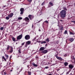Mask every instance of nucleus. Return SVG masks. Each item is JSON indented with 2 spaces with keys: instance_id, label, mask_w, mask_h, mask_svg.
<instances>
[{
  "instance_id": "obj_50",
  "label": "nucleus",
  "mask_w": 75,
  "mask_h": 75,
  "mask_svg": "<svg viewBox=\"0 0 75 75\" xmlns=\"http://www.w3.org/2000/svg\"><path fill=\"white\" fill-rule=\"evenodd\" d=\"M27 67H28V68H30V67H29V66L28 65L27 66Z\"/></svg>"
},
{
  "instance_id": "obj_34",
  "label": "nucleus",
  "mask_w": 75,
  "mask_h": 75,
  "mask_svg": "<svg viewBox=\"0 0 75 75\" xmlns=\"http://www.w3.org/2000/svg\"><path fill=\"white\" fill-rule=\"evenodd\" d=\"M44 4H45V1H44L43 2L42 4V6H43V5H44Z\"/></svg>"
},
{
  "instance_id": "obj_6",
  "label": "nucleus",
  "mask_w": 75,
  "mask_h": 75,
  "mask_svg": "<svg viewBox=\"0 0 75 75\" xmlns=\"http://www.w3.org/2000/svg\"><path fill=\"white\" fill-rule=\"evenodd\" d=\"M22 70H23V69L21 67L17 69V73L18 74H20V72L22 71Z\"/></svg>"
},
{
  "instance_id": "obj_23",
  "label": "nucleus",
  "mask_w": 75,
  "mask_h": 75,
  "mask_svg": "<svg viewBox=\"0 0 75 75\" xmlns=\"http://www.w3.org/2000/svg\"><path fill=\"white\" fill-rule=\"evenodd\" d=\"M67 30H65L64 33V34H68V33H67Z\"/></svg>"
},
{
  "instance_id": "obj_21",
  "label": "nucleus",
  "mask_w": 75,
  "mask_h": 75,
  "mask_svg": "<svg viewBox=\"0 0 75 75\" xmlns=\"http://www.w3.org/2000/svg\"><path fill=\"white\" fill-rule=\"evenodd\" d=\"M5 57H6V59H7L8 58V55L7 54H5Z\"/></svg>"
},
{
  "instance_id": "obj_59",
  "label": "nucleus",
  "mask_w": 75,
  "mask_h": 75,
  "mask_svg": "<svg viewBox=\"0 0 75 75\" xmlns=\"http://www.w3.org/2000/svg\"><path fill=\"white\" fill-rule=\"evenodd\" d=\"M2 72H4V70L2 71Z\"/></svg>"
},
{
  "instance_id": "obj_12",
  "label": "nucleus",
  "mask_w": 75,
  "mask_h": 75,
  "mask_svg": "<svg viewBox=\"0 0 75 75\" xmlns=\"http://www.w3.org/2000/svg\"><path fill=\"white\" fill-rule=\"evenodd\" d=\"M48 52V50H43L42 52V53L43 54H46V53H47Z\"/></svg>"
},
{
  "instance_id": "obj_28",
  "label": "nucleus",
  "mask_w": 75,
  "mask_h": 75,
  "mask_svg": "<svg viewBox=\"0 0 75 75\" xmlns=\"http://www.w3.org/2000/svg\"><path fill=\"white\" fill-rule=\"evenodd\" d=\"M18 52H19L20 54H21V49H19L18 50Z\"/></svg>"
},
{
  "instance_id": "obj_5",
  "label": "nucleus",
  "mask_w": 75,
  "mask_h": 75,
  "mask_svg": "<svg viewBox=\"0 0 75 75\" xmlns=\"http://www.w3.org/2000/svg\"><path fill=\"white\" fill-rule=\"evenodd\" d=\"M22 37H23V35L21 34L17 36V40H21V39L22 38Z\"/></svg>"
},
{
  "instance_id": "obj_18",
  "label": "nucleus",
  "mask_w": 75,
  "mask_h": 75,
  "mask_svg": "<svg viewBox=\"0 0 75 75\" xmlns=\"http://www.w3.org/2000/svg\"><path fill=\"white\" fill-rule=\"evenodd\" d=\"M64 65L65 67H66V66H67L68 65V63L67 62H65L64 63Z\"/></svg>"
},
{
  "instance_id": "obj_4",
  "label": "nucleus",
  "mask_w": 75,
  "mask_h": 75,
  "mask_svg": "<svg viewBox=\"0 0 75 75\" xmlns=\"http://www.w3.org/2000/svg\"><path fill=\"white\" fill-rule=\"evenodd\" d=\"M20 11L21 12L20 13V14L22 15L23 14V13H24V9L23 8H21L20 9Z\"/></svg>"
},
{
  "instance_id": "obj_20",
  "label": "nucleus",
  "mask_w": 75,
  "mask_h": 75,
  "mask_svg": "<svg viewBox=\"0 0 75 75\" xmlns=\"http://www.w3.org/2000/svg\"><path fill=\"white\" fill-rule=\"evenodd\" d=\"M49 4L51 5V6H53L54 5L53 4V3H52L51 2H50L49 3Z\"/></svg>"
},
{
  "instance_id": "obj_9",
  "label": "nucleus",
  "mask_w": 75,
  "mask_h": 75,
  "mask_svg": "<svg viewBox=\"0 0 75 75\" xmlns=\"http://www.w3.org/2000/svg\"><path fill=\"white\" fill-rule=\"evenodd\" d=\"M14 15V13H11L10 14H9V15H8V16L9 18H11L13 16V15Z\"/></svg>"
},
{
  "instance_id": "obj_39",
  "label": "nucleus",
  "mask_w": 75,
  "mask_h": 75,
  "mask_svg": "<svg viewBox=\"0 0 75 75\" xmlns=\"http://www.w3.org/2000/svg\"><path fill=\"white\" fill-rule=\"evenodd\" d=\"M36 39V38L35 37L33 40V41H35V40Z\"/></svg>"
},
{
  "instance_id": "obj_11",
  "label": "nucleus",
  "mask_w": 75,
  "mask_h": 75,
  "mask_svg": "<svg viewBox=\"0 0 75 75\" xmlns=\"http://www.w3.org/2000/svg\"><path fill=\"white\" fill-rule=\"evenodd\" d=\"M11 49L9 50L10 53H12L13 52V48L12 47H10Z\"/></svg>"
},
{
  "instance_id": "obj_46",
  "label": "nucleus",
  "mask_w": 75,
  "mask_h": 75,
  "mask_svg": "<svg viewBox=\"0 0 75 75\" xmlns=\"http://www.w3.org/2000/svg\"><path fill=\"white\" fill-rule=\"evenodd\" d=\"M40 22H41V21H39L38 22V23H40Z\"/></svg>"
},
{
  "instance_id": "obj_33",
  "label": "nucleus",
  "mask_w": 75,
  "mask_h": 75,
  "mask_svg": "<svg viewBox=\"0 0 75 75\" xmlns=\"http://www.w3.org/2000/svg\"><path fill=\"white\" fill-rule=\"evenodd\" d=\"M3 29H4V27H1L0 28L1 30H3Z\"/></svg>"
},
{
  "instance_id": "obj_3",
  "label": "nucleus",
  "mask_w": 75,
  "mask_h": 75,
  "mask_svg": "<svg viewBox=\"0 0 75 75\" xmlns=\"http://www.w3.org/2000/svg\"><path fill=\"white\" fill-rule=\"evenodd\" d=\"M25 38L26 40H28L30 38V36L29 35H26L25 37Z\"/></svg>"
},
{
  "instance_id": "obj_30",
  "label": "nucleus",
  "mask_w": 75,
  "mask_h": 75,
  "mask_svg": "<svg viewBox=\"0 0 75 75\" xmlns=\"http://www.w3.org/2000/svg\"><path fill=\"white\" fill-rule=\"evenodd\" d=\"M22 19H23V18H22V17H19L18 18V20H22Z\"/></svg>"
},
{
  "instance_id": "obj_2",
  "label": "nucleus",
  "mask_w": 75,
  "mask_h": 75,
  "mask_svg": "<svg viewBox=\"0 0 75 75\" xmlns=\"http://www.w3.org/2000/svg\"><path fill=\"white\" fill-rule=\"evenodd\" d=\"M55 57L57 59L61 61H62V60H64V59H62V58L61 57H58V56H57V54L55 55Z\"/></svg>"
},
{
  "instance_id": "obj_24",
  "label": "nucleus",
  "mask_w": 75,
  "mask_h": 75,
  "mask_svg": "<svg viewBox=\"0 0 75 75\" xmlns=\"http://www.w3.org/2000/svg\"><path fill=\"white\" fill-rule=\"evenodd\" d=\"M28 75H31V72L30 71H28Z\"/></svg>"
},
{
  "instance_id": "obj_60",
  "label": "nucleus",
  "mask_w": 75,
  "mask_h": 75,
  "mask_svg": "<svg viewBox=\"0 0 75 75\" xmlns=\"http://www.w3.org/2000/svg\"><path fill=\"white\" fill-rule=\"evenodd\" d=\"M49 7H50V6H48Z\"/></svg>"
},
{
  "instance_id": "obj_10",
  "label": "nucleus",
  "mask_w": 75,
  "mask_h": 75,
  "mask_svg": "<svg viewBox=\"0 0 75 75\" xmlns=\"http://www.w3.org/2000/svg\"><path fill=\"white\" fill-rule=\"evenodd\" d=\"M68 40L70 42H73V41H74V38H71L69 39Z\"/></svg>"
},
{
  "instance_id": "obj_58",
  "label": "nucleus",
  "mask_w": 75,
  "mask_h": 75,
  "mask_svg": "<svg viewBox=\"0 0 75 75\" xmlns=\"http://www.w3.org/2000/svg\"><path fill=\"white\" fill-rule=\"evenodd\" d=\"M70 75H72V73H70Z\"/></svg>"
},
{
  "instance_id": "obj_51",
  "label": "nucleus",
  "mask_w": 75,
  "mask_h": 75,
  "mask_svg": "<svg viewBox=\"0 0 75 75\" xmlns=\"http://www.w3.org/2000/svg\"><path fill=\"white\" fill-rule=\"evenodd\" d=\"M48 75H52V74H48Z\"/></svg>"
},
{
  "instance_id": "obj_22",
  "label": "nucleus",
  "mask_w": 75,
  "mask_h": 75,
  "mask_svg": "<svg viewBox=\"0 0 75 75\" xmlns=\"http://www.w3.org/2000/svg\"><path fill=\"white\" fill-rule=\"evenodd\" d=\"M12 40H13V41H16V38L14 37H13L12 38Z\"/></svg>"
},
{
  "instance_id": "obj_14",
  "label": "nucleus",
  "mask_w": 75,
  "mask_h": 75,
  "mask_svg": "<svg viewBox=\"0 0 75 75\" xmlns=\"http://www.w3.org/2000/svg\"><path fill=\"white\" fill-rule=\"evenodd\" d=\"M74 66L73 65H72L71 64H69V68H70V69H72V68H74Z\"/></svg>"
},
{
  "instance_id": "obj_26",
  "label": "nucleus",
  "mask_w": 75,
  "mask_h": 75,
  "mask_svg": "<svg viewBox=\"0 0 75 75\" xmlns=\"http://www.w3.org/2000/svg\"><path fill=\"white\" fill-rule=\"evenodd\" d=\"M69 33H70V35H74V33H73L72 32H71L70 31H69Z\"/></svg>"
},
{
  "instance_id": "obj_40",
  "label": "nucleus",
  "mask_w": 75,
  "mask_h": 75,
  "mask_svg": "<svg viewBox=\"0 0 75 75\" xmlns=\"http://www.w3.org/2000/svg\"><path fill=\"white\" fill-rule=\"evenodd\" d=\"M71 22H73L74 24H75V21H71Z\"/></svg>"
},
{
  "instance_id": "obj_62",
  "label": "nucleus",
  "mask_w": 75,
  "mask_h": 75,
  "mask_svg": "<svg viewBox=\"0 0 75 75\" xmlns=\"http://www.w3.org/2000/svg\"><path fill=\"white\" fill-rule=\"evenodd\" d=\"M13 71L12 70H11V71Z\"/></svg>"
},
{
  "instance_id": "obj_31",
  "label": "nucleus",
  "mask_w": 75,
  "mask_h": 75,
  "mask_svg": "<svg viewBox=\"0 0 75 75\" xmlns=\"http://www.w3.org/2000/svg\"><path fill=\"white\" fill-rule=\"evenodd\" d=\"M10 18L8 16H7L6 17V20H9Z\"/></svg>"
},
{
  "instance_id": "obj_25",
  "label": "nucleus",
  "mask_w": 75,
  "mask_h": 75,
  "mask_svg": "<svg viewBox=\"0 0 75 75\" xmlns=\"http://www.w3.org/2000/svg\"><path fill=\"white\" fill-rule=\"evenodd\" d=\"M2 59H4L5 61H6V58H5V57H4V56H2Z\"/></svg>"
},
{
  "instance_id": "obj_29",
  "label": "nucleus",
  "mask_w": 75,
  "mask_h": 75,
  "mask_svg": "<svg viewBox=\"0 0 75 75\" xmlns=\"http://www.w3.org/2000/svg\"><path fill=\"white\" fill-rule=\"evenodd\" d=\"M46 42L44 41V42H41V44H42L44 43V44H45V43H46Z\"/></svg>"
},
{
  "instance_id": "obj_52",
  "label": "nucleus",
  "mask_w": 75,
  "mask_h": 75,
  "mask_svg": "<svg viewBox=\"0 0 75 75\" xmlns=\"http://www.w3.org/2000/svg\"><path fill=\"white\" fill-rule=\"evenodd\" d=\"M4 7H6V6L5 5L4 6Z\"/></svg>"
},
{
  "instance_id": "obj_42",
  "label": "nucleus",
  "mask_w": 75,
  "mask_h": 75,
  "mask_svg": "<svg viewBox=\"0 0 75 75\" xmlns=\"http://www.w3.org/2000/svg\"><path fill=\"white\" fill-rule=\"evenodd\" d=\"M48 68H49V67H45V69H48Z\"/></svg>"
},
{
  "instance_id": "obj_37",
  "label": "nucleus",
  "mask_w": 75,
  "mask_h": 75,
  "mask_svg": "<svg viewBox=\"0 0 75 75\" xmlns=\"http://www.w3.org/2000/svg\"><path fill=\"white\" fill-rule=\"evenodd\" d=\"M45 23H48V22L47 21H45Z\"/></svg>"
},
{
  "instance_id": "obj_16",
  "label": "nucleus",
  "mask_w": 75,
  "mask_h": 75,
  "mask_svg": "<svg viewBox=\"0 0 75 75\" xmlns=\"http://www.w3.org/2000/svg\"><path fill=\"white\" fill-rule=\"evenodd\" d=\"M32 64L33 66H34V67H38V65L35 64V63H33Z\"/></svg>"
},
{
  "instance_id": "obj_36",
  "label": "nucleus",
  "mask_w": 75,
  "mask_h": 75,
  "mask_svg": "<svg viewBox=\"0 0 75 75\" xmlns=\"http://www.w3.org/2000/svg\"><path fill=\"white\" fill-rule=\"evenodd\" d=\"M25 44V42H24L23 43H22L21 45H22V46H23V45H24V44Z\"/></svg>"
},
{
  "instance_id": "obj_35",
  "label": "nucleus",
  "mask_w": 75,
  "mask_h": 75,
  "mask_svg": "<svg viewBox=\"0 0 75 75\" xmlns=\"http://www.w3.org/2000/svg\"><path fill=\"white\" fill-rule=\"evenodd\" d=\"M60 29L61 30H64V27H61V28H60Z\"/></svg>"
},
{
  "instance_id": "obj_49",
  "label": "nucleus",
  "mask_w": 75,
  "mask_h": 75,
  "mask_svg": "<svg viewBox=\"0 0 75 75\" xmlns=\"http://www.w3.org/2000/svg\"><path fill=\"white\" fill-rule=\"evenodd\" d=\"M33 24H32V28H33Z\"/></svg>"
},
{
  "instance_id": "obj_32",
  "label": "nucleus",
  "mask_w": 75,
  "mask_h": 75,
  "mask_svg": "<svg viewBox=\"0 0 75 75\" xmlns=\"http://www.w3.org/2000/svg\"><path fill=\"white\" fill-rule=\"evenodd\" d=\"M33 0H27L28 2H30V3H31L32 2V1Z\"/></svg>"
},
{
  "instance_id": "obj_19",
  "label": "nucleus",
  "mask_w": 75,
  "mask_h": 75,
  "mask_svg": "<svg viewBox=\"0 0 75 75\" xmlns=\"http://www.w3.org/2000/svg\"><path fill=\"white\" fill-rule=\"evenodd\" d=\"M31 44V42L30 41H28L26 42V44L27 45H30Z\"/></svg>"
},
{
  "instance_id": "obj_63",
  "label": "nucleus",
  "mask_w": 75,
  "mask_h": 75,
  "mask_svg": "<svg viewBox=\"0 0 75 75\" xmlns=\"http://www.w3.org/2000/svg\"><path fill=\"white\" fill-rule=\"evenodd\" d=\"M16 44H17V42L16 43Z\"/></svg>"
},
{
  "instance_id": "obj_38",
  "label": "nucleus",
  "mask_w": 75,
  "mask_h": 75,
  "mask_svg": "<svg viewBox=\"0 0 75 75\" xmlns=\"http://www.w3.org/2000/svg\"><path fill=\"white\" fill-rule=\"evenodd\" d=\"M4 74L5 75H6V74H7V72H4Z\"/></svg>"
},
{
  "instance_id": "obj_57",
  "label": "nucleus",
  "mask_w": 75,
  "mask_h": 75,
  "mask_svg": "<svg viewBox=\"0 0 75 75\" xmlns=\"http://www.w3.org/2000/svg\"><path fill=\"white\" fill-rule=\"evenodd\" d=\"M32 69H34V68H33V67H31Z\"/></svg>"
},
{
  "instance_id": "obj_45",
  "label": "nucleus",
  "mask_w": 75,
  "mask_h": 75,
  "mask_svg": "<svg viewBox=\"0 0 75 75\" xmlns=\"http://www.w3.org/2000/svg\"><path fill=\"white\" fill-rule=\"evenodd\" d=\"M69 74V71H68L67 72L66 74Z\"/></svg>"
},
{
  "instance_id": "obj_54",
  "label": "nucleus",
  "mask_w": 75,
  "mask_h": 75,
  "mask_svg": "<svg viewBox=\"0 0 75 75\" xmlns=\"http://www.w3.org/2000/svg\"><path fill=\"white\" fill-rule=\"evenodd\" d=\"M10 64H11V63H10V62L9 63V65H10Z\"/></svg>"
},
{
  "instance_id": "obj_43",
  "label": "nucleus",
  "mask_w": 75,
  "mask_h": 75,
  "mask_svg": "<svg viewBox=\"0 0 75 75\" xmlns=\"http://www.w3.org/2000/svg\"><path fill=\"white\" fill-rule=\"evenodd\" d=\"M73 6V5H69V7H71V6Z\"/></svg>"
},
{
  "instance_id": "obj_8",
  "label": "nucleus",
  "mask_w": 75,
  "mask_h": 75,
  "mask_svg": "<svg viewBox=\"0 0 75 75\" xmlns=\"http://www.w3.org/2000/svg\"><path fill=\"white\" fill-rule=\"evenodd\" d=\"M25 21L28 22V23H29L30 22V19H29V18H28V17H26L24 19Z\"/></svg>"
},
{
  "instance_id": "obj_13",
  "label": "nucleus",
  "mask_w": 75,
  "mask_h": 75,
  "mask_svg": "<svg viewBox=\"0 0 75 75\" xmlns=\"http://www.w3.org/2000/svg\"><path fill=\"white\" fill-rule=\"evenodd\" d=\"M71 59H72L74 63L75 64V58L74 57V56H72L71 57Z\"/></svg>"
},
{
  "instance_id": "obj_64",
  "label": "nucleus",
  "mask_w": 75,
  "mask_h": 75,
  "mask_svg": "<svg viewBox=\"0 0 75 75\" xmlns=\"http://www.w3.org/2000/svg\"><path fill=\"white\" fill-rule=\"evenodd\" d=\"M44 58L45 57V56H44Z\"/></svg>"
},
{
  "instance_id": "obj_61",
  "label": "nucleus",
  "mask_w": 75,
  "mask_h": 75,
  "mask_svg": "<svg viewBox=\"0 0 75 75\" xmlns=\"http://www.w3.org/2000/svg\"><path fill=\"white\" fill-rule=\"evenodd\" d=\"M40 21H42V19H41Z\"/></svg>"
},
{
  "instance_id": "obj_55",
  "label": "nucleus",
  "mask_w": 75,
  "mask_h": 75,
  "mask_svg": "<svg viewBox=\"0 0 75 75\" xmlns=\"http://www.w3.org/2000/svg\"><path fill=\"white\" fill-rule=\"evenodd\" d=\"M64 56H67V54H65L64 55Z\"/></svg>"
},
{
  "instance_id": "obj_17",
  "label": "nucleus",
  "mask_w": 75,
  "mask_h": 75,
  "mask_svg": "<svg viewBox=\"0 0 75 75\" xmlns=\"http://www.w3.org/2000/svg\"><path fill=\"white\" fill-rule=\"evenodd\" d=\"M10 46L9 45H8L7 46V47L6 48V51H8V50H9L10 49Z\"/></svg>"
},
{
  "instance_id": "obj_47",
  "label": "nucleus",
  "mask_w": 75,
  "mask_h": 75,
  "mask_svg": "<svg viewBox=\"0 0 75 75\" xmlns=\"http://www.w3.org/2000/svg\"><path fill=\"white\" fill-rule=\"evenodd\" d=\"M47 44H46L45 47H47Z\"/></svg>"
},
{
  "instance_id": "obj_27",
  "label": "nucleus",
  "mask_w": 75,
  "mask_h": 75,
  "mask_svg": "<svg viewBox=\"0 0 75 75\" xmlns=\"http://www.w3.org/2000/svg\"><path fill=\"white\" fill-rule=\"evenodd\" d=\"M46 41L47 42H49V41H50V40L49 39H48V38H47L46 39Z\"/></svg>"
},
{
  "instance_id": "obj_53",
  "label": "nucleus",
  "mask_w": 75,
  "mask_h": 75,
  "mask_svg": "<svg viewBox=\"0 0 75 75\" xmlns=\"http://www.w3.org/2000/svg\"><path fill=\"white\" fill-rule=\"evenodd\" d=\"M39 31H41V30L39 29Z\"/></svg>"
},
{
  "instance_id": "obj_48",
  "label": "nucleus",
  "mask_w": 75,
  "mask_h": 75,
  "mask_svg": "<svg viewBox=\"0 0 75 75\" xmlns=\"http://www.w3.org/2000/svg\"><path fill=\"white\" fill-rule=\"evenodd\" d=\"M11 57H12V56H10V59H11Z\"/></svg>"
},
{
  "instance_id": "obj_44",
  "label": "nucleus",
  "mask_w": 75,
  "mask_h": 75,
  "mask_svg": "<svg viewBox=\"0 0 75 75\" xmlns=\"http://www.w3.org/2000/svg\"><path fill=\"white\" fill-rule=\"evenodd\" d=\"M60 21H61V22H63V20H60Z\"/></svg>"
},
{
  "instance_id": "obj_41",
  "label": "nucleus",
  "mask_w": 75,
  "mask_h": 75,
  "mask_svg": "<svg viewBox=\"0 0 75 75\" xmlns=\"http://www.w3.org/2000/svg\"><path fill=\"white\" fill-rule=\"evenodd\" d=\"M36 59H38V57H36Z\"/></svg>"
},
{
  "instance_id": "obj_56",
  "label": "nucleus",
  "mask_w": 75,
  "mask_h": 75,
  "mask_svg": "<svg viewBox=\"0 0 75 75\" xmlns=\"http://www.w3.org/2000/svg\"><path fill=\"white\" fill-rule=\"evenodd\" d=\"M28 24V23H26V25L27 24Z\"/></svg>"
},
{
  "instance_id": "obj_15",
  "label": "nucleus",
  "mask_w": 75,
  "mask_h": 75,
  "mask_svg": "<svg viewBox=\"0 0 75 75\" xmlns=\"http://www.w3.org/2000/svg\"><path fill=\"white\" fill-rule=\"evenodd\" d=\"M45 50V47H41L40 50L39 51H43V50Z\"/></svg>"
},
{
  "instance_id": "obj_1",
  "label": "nucleus",
  "mask_w": 75,
  "mask_h": 75,
  "mask_svg": "<svg viewBox=\"0 0 75 75\" xmlns=\"http://www.w3.org/2000/svg\"><path fill=\"white\" fill-rule=\"evenodd\" d=\"M63 9L64 10H62L60 13V14L62 18H64L66 16V11H67V8L65 7H63Z\"/></svg>"
},
{
  "instance_id": "obj_7",
  "label": "nucleus",
  "mask_w": 75,
  "mask_h": 75,
  "mask_svg": "<svg viewBox=\"0 0 75 75\" xmlns=\"http://www.w3.org/2000/svg\"><path fill=\"white\" fill-rule=\"evenodd\" d=\"M28 17L30 20H32V19H33L34 17L31 15H29L28 16Z\"/></svg>"
}]
</instances>
